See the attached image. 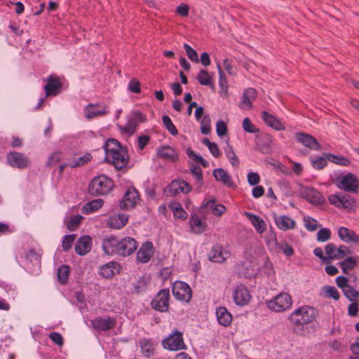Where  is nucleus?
<instances>
[{"label":"nucleus","instance_id":"nucleus-1","mask_svg":"<svg viewBox=\"0 0 359 359\" xmlns=\"http://www.w3.org/2000/svg\"><path fill=\"white\" fill-rule=\"evenodd\" d=\"M106 159L114 164L116 168L121 169L127 164L128 156L126 150L119 142L114 140H109L104 145Z\"/></svg>","mask_w":359,"mask_h":359},{"label":"nucleus","instance_id":"nucleus-2","mask_svg":"<svg viewBox=\"0 0 359 359\" xmlns=\"http://www.w3.org/2000/svg\"><path fill=\"white\" fill-rule=\"evenodd\" d=\"M316 311L311 306H304L295 309L290 316V323L297 327L295 332L302 334L303 332L302 327L313 321L316 318Z\"/></svg>","mask_w":359,"mask_h":359},{"label":"nucleus","instance_id":"nucleus-3","mask_svg":"<svg viewBox=\"0 0 359 359\" xmlns=\"http://www.w3.org/2000/svg\"><path fill=\"white\" fill-rule=\"evenodd\" d=\"M113 187L114 182L110 178L105 175H99L90 181L88 191L91 195H105L111 191Z\"/></svg>","mask_w":359,"mask_h":359},{"label":"nucleus","instance_id":"nucleus-4","mask_svg":"<svg viewBox=\"0 0 359 359\" xmlns=\"http://www.w3.org/2000/svg\"><path fill=\"white\" fill-rule=\"evenodd\" d=\"M266 306L274 312H283L289 309L292 304V299L287 292H280L273 299L267 300Z\"/></svg>","mask_w":359,"mask_h":359},{"label":"nucleus","instance_id":"nucleus-5","mask_svg":"<svg viewBox=\"0 0 359 359\" xmlns=\"http://www.w3.org/2000/svg\"><path fill=\"white\" fill-rule=\"evenodd\" d=\"M330 203L338 208H342L348 212L354 210L356 207L355 198L347 194L341 192L329 196Z\"/></svg>","mask_w":359,"mask_h":359},{"label":"nucleus","instance_id":"nucleus-6","mask_svg":"<svg viewBox=\"0 0 359 359\" xmlns=\"http://www.w3.org/2000/svg\"><path fill=\"white\" fill-rule=\"evenodd\" d=\"M358 185V180L353 173L344 175L337 180V187L347 192H356Z\"/></svg>","mask_w":359,"mask_h":359},{"label":"nucleus","instance_id":"nucleus-7","mask_svg":"<svg viewBox=\"0 0 359 359\" xmlns=\"http://www.w3.org/2000/svg\"><path fill=\"white\" fill-rule=\"evenodd\" d=\"M25 266L33 274L39 273L41 266V257L33 249L25 253Z\"/></svg>","mask_w":359,"mask_h":359},{"label":"nucleus","instance_id":"nucleus-8","mask_svg":"<svg viewBox=\"0 0 359 359\" xmlns=\"http://www.w3.org/2000/svg\"><path fill=\"white\" fill-rule=\"evenodd\" d=\"M163 347L170 351H179L185 348L182 334L176 330L163 341Z\"/></svg>","mask_w":359,"mask_h":359},{"label":"nucleus","instance_id":"nucleus-9","mask_svg":"<svg viewBox=\"0 0 359 359\" xmlns=\"http://www.w3.org/2000/svg\"><path fill=\"white\" fill-rule=\"evenodd\" d=\"M173 296L178 300L189 302L191 299V290L188 284L182 281H175L172 285Z\"/></svg>","mask_w":359,"mask_h":359},{"label":"nucleus","instance_id":"nucleus-10","mask_svg":"<svg viewBox=\"0 0 359 359\" xmlns=\"http://www.w3.org/2000/svg\"><path fill=\"white\" fill-rule=\"evenodd\" d=\"M169 290L163 289L160 290L151 301V307L160 312L168 311L169 307Z\"/></svg>","mask_w":359,"mask_h":359},{"label":"nucleus","instance_id":"nucleus-11","mask_svg":"<svg viewBox=\"0 0 359 359\" xmlns=\"http://www.w3.org/2000/svg\"><path fill=\"white\" fill-rule=\"evenodd\" d=\"M233 299L235 304L243 306L250 302L251 295L248 289L244 285H236L233 290Z\"/></svg>","mask_w":359,"mask_h":359},{"label":"nucleus","instance_id":"nucleus-12","mask_svg":"<svg viewBox=\"0 0 359 359\" xmlns=\"http://www.w3.org/2000/svg\"><path fill=\"white\" fill-rule=\"evenodd\" d=\"M6 160L11 167L20 169L26 168L29 163V158L23 154L18 151L7 154Z\"/></svg>","mask_w":359,"mask_h":359},{"label":"nucleus","instance_id":"nucleus-13","mask_svg":"<svg viewBox=\"0 0 359 359\" xmlns=\"http://www.w3.org/2000/svg\"><path fill=\"white\" fill-rule=\"evenodd\" d=\"M85 117L87 119H92L97 116H104L109 113L107 107L100 103L87 104L83 109Z\"/></svg>","mask_w":359,"mask_h":359},{"label":"nucleus","instance_id":"nucleus-14","mask_svg":"<svg viewBox=\"0 0 359 359\" xmlns=\"http://www.w3.org/2000/svg\"><path fill=\"white\" fill-rule=\"evenodd\" d=\"M191 191V185L183 180H173L165 190L168 194L171 196H176L180 193L187 194Z\"/></svg>","mask_w":359,"mask_h":359},{"label":"nucleus","instance_id":"nucleus-15","mask_svg":"<svg viewBox=\"0 0 359 359\" xmlns=\"http://www.w3.org/2000/svg\"><path fill=\"white\" fill-rule=\"evenodd\" d=\"M137 242L131 237H126L119 241L118 255L122 257L129 256L137 248Z\"/></svg>","mask_w":359,"mask_h":359},{"label":"nucleus","instance_id":"nucleus-16","mask_svg":"<svg viewBox=\"0 0 359 359\" xmlns=\"http://www.w3.org/2000/svg\"><path fill=\"white\" fill-rule=\"evenodd\" d=\"M138 200L139 194L137 191L133 187L129 188L125 193L122 201L120 202V208L121 210L133 208Z\"/></svg>","mask_w":359,"mask_h":359},{"label":"nucleus","instance_id":"nucleus-17","mask_svg":"<svg viewBox=\"0 0 359 359\" xmlns=\"http://www.w3.org/2000/svg\"><path fill=\"white\" fill-rule=\"evenodd\" d=\"M302 195L309 203L313 205H321L325 201L322 194L313 187H304L302 191Z\"/></svg>","mask_w":359,"mask_h":359},{"label":"nucleus","instance_id":"nucleus-18","mask_svg":"<svg viewBox=\"0 0 359 359\" xmlns=\"http://www.w3.org/2000/svg\"><path fill=\"white\" fill-rule=\"evenodd\" d=\"M116 321L113 318H96L90 321L91 326L98 331H107L114 327Z\"/></svg>","mask_w":359,"mask_h":359},{"label":"nucleus","instance_id":"nucleus-19","mask_svg":"<svg viewBox=\"0 0 359 359\" xmlns=\"http://www.w3.org/2000/svg\"><path fill=\"white\" fill-rule=\"evenodd\" d=\"M295 138L298 142L302 144L310 149L318 151L321 149V146L316 139L307 133H297L295 134Z\"/></svg>","mask_w":359,"mask_h":359},{"label":"nucleus","instance_id":"nucleus-20","mask_svg":"<svg viewBox=\"0 0 359 359\" xmlns=\"http://www.w3.org/2000/svg\"><path fill=\"white\" fill-rule=\"evenodd\" d=\"M154 254V247L151 242H144L137 252V260L141 263L148 262Z\"/></svg>","mask_w":359,"mask_h":359},{"label":"nucleus","instance_id":"nucleus-21","mask_svg":"<svg viewBox=\"0 0 359 359\" xmlns=\"http://www.w3.org/2000/svg\"><path fill=\"white\" fill-rule=\"evenodd\" d=\"M92 248V238L88 236L81 237L75 244L74 250L77 255L83 256L88 253Z\"/></svg>","mask_w":359,"mask_h":359},{"label":"nucleus","instance_id":"nucleus-22","mask_svg":"<svg viewBox=\"0 0 359 359\" xmlns=\"http://www.w3.org/2000/svg\"><path fill=\"white\" fill-rule=\"evenodd\" d=\"M121 270L119 264L115 262H110L99 268V274L105 278H110L114 275L118 273Z\"/></svg>","mask_w":359,"mask_h":359},{"label":"nucleus","instance_id":"nucleus-23","mask_svg":"<svg viewBox=\"0 0 359 359\" xmlns=\"http://www.w3.org/2000/svg\"><path fill=\"white\" fill-rule=\"evenodd\" d=\"M119 241L120 240L113 236L104 239L102 246L105 254L109 255H118Z\"/></svg>","mask_w":359,"mask_h":359},{"label":"nucleus","instance_id":"nucleus-24","mask_svg":"<svg viewBox=\"0 0 359 359\" xmlns=\"http://www.w3.org/2000/svg\"><path fill=\"white\" fill-rule=\"evenodd\" d=\"M273 218L276 226L282 231L292 229L295 227V221L287 215H274Z\"/></svg>","mask_w":359,"mask_h":359},{"label":"nucleus","instance_id":"nucleus-25","mask_svg":"<svg viewBox=\"0 0 359 359\" xmlns=\"http://www.w3.org/2000/svg\"><path fill=\"white\" fill-rule=\"evenodd\" d=\"M61 83L57 78L54 76H50L47 79V84L44 86L46 96H55L59 93L61 88Z\"/></svg>","mask_w":359,"mask_h":359},{"label":"nucleus","instance_id":"nucleus-26","mask_svg":"<svg viewBox=\"0 0 359 359\" xmlns=\"http://www.w3.org/2000/svg\"><path fill=\"white\" fill-rule=\"evenodd\" d=\"M229 256V252L228 251L224 250L220 245H216L212 248L209 258L210 260L213 262L222 263L225 261Z\"/></svg>","mask_w":359,"mask_h":359},{"label":"nucleus","instance_id":"nucleus-27","mask_svg":"<svg viewBox=\"0 0 359 359\" xmlns=\"http://www.w3.org/2000/svg\"><path fill=\"white\" fill-rule=\"evenodd\" d=\"M262 118L268 126L276 130H285L283 123L275 116L270 114L266 111H263L262 114Z\"/></svg>","mask_w":359,"mask_h":359},{"label":"nucleus","instance_id":"nucleus-28","mask_svg":"<svg viewBox=\"0 0 359 359\" xmlns=\"http://www.w3.org/2000/svg\"><path fill=\"white\" fill-rule=\"evenodd\" d=\"M256 95L257 93L254 88L246 89L238 104L239 107L242 109H249L252 107V102L255 99Z\"/></svg>","mask_w":359,"mask_h":359},{"label":"nucleus","instance_id":"nucleus-29","mask_svg":"<svg viewBox=\"0 0 359 359\" xmlns=\"http://www.w3.org/2000/svg\"><path fill=\"white\" fill-rule=\"evenodd\" d=\"M212 175L217 181L222 182L228 187H233L234 186L231 176L223 168L215 169L212 172Z\"/></svg>","mask_w":359,"mask_h":359},{"label":"nucleus","instance_id":"nucleus-30","mask_svg":"<svg viewBox=\"0 0 359 359\" xmlns=\"http://www.w3.org/2000/svg\"><path fill=\"white\" fill-rule=\"evenodd\" d=\"M245 215L251 222L257 233H262L266 230V224L259 216L253 215L248 212H245Z\"/></svg>","mask_w":359,"mask_h":359},{"label":"nucleus","instance_id":"nucleus-31","mask_svg":"<svg viewBox=\"0 0 359 359\" xmlns=\"http://www.w3.org/2000/svg\"><path fill=\"white\" fill-rule=\"evenodd\" d=\"M128 216L125 214H117L111 216L108 220V225L113 229H121L128 222Z\"/></svg>","mask_w":359,"mask_h":359},{"label":"nucleus","instance_id":"nucleus-32","mask_svg":"<svg viewBox=\"0 0 359 359\" xmlns=\"http://www.w3.org/2000/svg\"><path fill=\"white\" fill-rule=\"evenodd\" d=\"M189 225L192 232L200 234L205 231L206 223L197 215H192L189 219Z\"/></svg>","mask_w":359,"mask_h":359},{"label":"nucleus","instance_id":"nucleus-33","mask_svg":"<svg viewBox=\"0 0 359 359\" xmlns=\"http://www.w3.org/2000/svg\"><path fill=\"white\" fill-rule=\"evenodd\" d=\"M338 234L339 238L346 243H358L359 241V236L353 231L346 227L339 228Z\"/></svg>","mask_w":359,"mask_h":359},{"label":"nucleus","instance_id":"nucleus-34","mask_svg":"<svg viewBox=\"0 0 359 359\" xmlns=\"http://www.w3.org/2000/svg\"><path fill=\"white\" fill-rule=\"evenodd\" d=\"M272 143V137L269 135H264L261 138H257L255 142L257 149L263 154L270 151V146Z\"/></svg>","mask_w":359,"mask_h":359},{"label":"nucleus","instance_id":"nucleus-35","mask_svg":"<svg viewBox=\"0 0 359 359\" xmlns=\"http://www.w3.org/2000/svg\"><path fill=\"white\" fill-rule=\"evenodd\" d=\"M216 316L219 323L223 326H228L232 320L231 313L224 307H219L216 310Z\"/></svg>","mask_w":359,"mask_h":359},{"label":"nucleus","instance_id":"nucleus-36","mask_svg":"<svg viewBox=\"0 0 359 359\" xmlns=\"http://www.w3.org/2000/svg\"><path fill=\"white\" fill-rule=\"evenodd\" d=\"M339 265L345 274H349L350 271L357 265V259L353 257H348L344 261L340 262Z\"/></svg>","mask_w":359,"mask_h":359},{"label":"nucleus","instance_id":"nucleus-37","mask_svg":"<svg viewBox=\"0 0 359 359\" xmlns=\"http://www.w3.org/2000/svg\"><path fill=\"white\" fill-rule=\"evenodd\" d=\"M324 156L329 161L339 165L348 166L351 164V161H349V159L341 155H335L330 153H325Z\"/></svg>","mask_w":359,"mask_h":359},{"label":"nucleus","instance_id":"nucleus-38","mask_svg":"<svg viewBox=\"0 0 359 359\" xmlns=\"http://www.w3.org/2000/svg\"><path fill=\"white\" fill-rule=\"evenodd\" d=\"M158 155L161 158H163L170 161H175L177 158V153L170 147L163 146L158 149Z\"/></svg>","mask_w":359,"mask_h":359},{"label":"nucleus","instance_id":"nucleus-39","mask_svg":"<svg viewBox=\"0 0 359 359\" xmlns=\"http://www.w3.org/2000/svg\"><path fill=\"white\" fill-rule=\"evenodd\" d=\"M103 203V200L100 198L90 201L83 206L82 212L84 214L92 213L100 208L102 206Z\"/></svg>","mask_w":359,"mask_h":359},{"label":"nucleus","instance_id":"nucleus-40","mask_svg":"<svg viewBox=\"0 0 359 359\" xmlns=\"http://www.w3.org/2000/svg\"><path fill=\"white\" fill-rule=\"evenodd\" d=\"M196 79L203 86L213 87V82L212 76L209 74L208 72L205 69H201L198 72Z\"/></svg>","mask_w":359,"mask_h":359},{"label":"nucleus","instance_id":"nucleus-41","mask_svg":"<svg viewBox=\"0 0 359 359\" xmlns=\"http://www.w3.org/2000/svg\"><path fill=\"white\" fill-rule=\"evenodd\" d=\"M142 354L146 357H150L154 353V346L149 339H142L140 341Z\"/></svg>","mask_w":359,"mask_h":359},{"label":"nucleus","instance_id":"nucleus-42","mask_svg":"<svg viewBox=\"0 0 359 359\" xmlns=\"http://www.w3.org/2000/svg\"><path fill=\"white\" fill-rule=\"evenodd\" d=\"M169 208L172 210L174 216L179 219H187L188 214L183 210L181 205L178 203H171Z\"/></svg>","mask_w":359,"mask_h":359},{"label":"nucleus","instance_id":"nucleus-43","mask_svg":"<svg viewBox=\"0 0 359 359\" xmlns=\"http://www.w3.org/2000/svg\"><path fill=\"white\" fill-rule=\"evenodd\" d=\"M322 292L323 295L326 297L332 298L334 300L339 299V293L334 286L325 285L323 287Z\"/></svg>","mask_w":359,"mask_h":359},{"label":"nucleus","instance_id":"nucleus-44","mask_svg":"<svg viewBox=\"0 0 359 359\" xmlns=\"http://www.w3.org/2000/svg\"><path fill=\"white\" fill-rule=\"evenodd\" d=\"M225 154L226 158L230 161L231 164L233 166H238L239 165V160L233 151V147L231 146H226L224 149Z\"/></svg>","mask_w":359,"mask_h":359},{"label":"nucleus","instance_id":"nucleus-45","mask_svg":"<svg viewBox=\"0 0 359 359\" xmlns=\"http://www.w3.org/2000/svg\"><path fill=\"white\" fill-rule=\"evenodd\" d=\"M137 124L129 117L127 118V123L125 126H118L119 129L128 135H132L136 130Z\"/></svg>","mask_w":359,"mask_h":359},{"label":"nucleus","instance_id":"nucleus-46","mask_svg":"<svg viewBox=\"0 0 359 359\" xmlns=\"http://www.w3.org/2000/svg\"><path fill=\"white\" fill-rule=\"evenodd\" d=\"M326 258L328 259V263L332 260L337 259V247L333 243H329L325 247Z\"/></svg>","mask_w":359,"mask_h":359},{"label":"nucleus","instance_id":"nucleus-47","mask_svg":"<svg viewBox=\"0 0 359 359\" xmlns=\"http://www.w3.org/2000/svg\"><path fill=\"white\" fill-rule=\"evenodd\" d=\"M187 155L196 163H200L204 168L208 166V162L205 160L201 156L194 153V151L189 148L187 149Z\"/></svg>","mask_w":359,"mask_h":359},{"label":"nucleus","instance_id":"nucleus-48","mask_svg":"<svg viewBox=\"0 0 359 359\" xmlns=\"http://www.w3.org/2000/svg\"><path fill=\"white\" fill-rule=\"evenodd\" d=\"M217 67L218 72H219V87L221 88V90L223 93H226V92H227V81H226V79L225 74L223 72V71L222 69V67H221L219 63H218L217 65Z\"/></svg>","mask_w":359,"mask_h":359},{"label":"nucleus","instance_id":"nucleus-49","mask_svg":"<svg viewBox=\"0 0 359 359\" xmlns=\"http://www.w3.org/2000/svg\"><path fill=\"white\" fill-rule=\"evenodd\" d=\"M69 267L67 265H62L57 269V278L61 283H65L69 276Z\"/></svg>","mask_w":359,"mask_h":359},{"label":"nucleus","instance_id":"nucleus-50","mask_svg":"<svg viewBox=\"0 0 359 359\" xmlns=\"http://www.w3.org/2000/svg\"><path fill=\"white\" fill-rule=\"evenodd\" d=\"M210 117L205 115L201 120V131L203 135H208L210 133Z\"/></svg>","mask_w":359,"mask_h":359},{"label":"nucleus","instance_id":"nucleus-51","mask_svg":"<svg viewBox=\"0 0 359 359\" xmlns=\"http://www.w3.org/2000/svg\"><path fill=\"white\" fill-rule=\"evenodd\" d=\"M191 173L195 177L196 182L201 186L203 183L202 170L198 165H193L190 168Z\"/></svg>","mask_w":359,"mask_h":359},{"label":"nucleus","instance_id":"nucleus-52","mask_svg":"<svg viewBox=\"0 0 359 359\" xmlns=\"http://www.w3.org/2000/svg\"><path fill=\"white\" fill-rule=\"evenodd\" d=\"M76 237V234L65 235L63 237L62 247L64 251L67 252L72 248Z\"/></svg>","mask_w":359,"mask_h":359},{"label":"nucleus","instance_id":"nucleus-53","mask_svg":"<svg viewBox=\"0 0 359 359\" xmlns=\"http://www.w3.org/2000/svg\"><path fill=\"white\" fill-rule=\"evenodd\" d=\"M163 123L165 126L166 129L172 135H177L178 133L177 129L172 123L170 118L168 116H163L162 118Z\"/></svg>","mask_w":359,"mask_h":359},{"label":"nucleus","instance_id":"nucleus-54","mask_svg":"<svg viewBox=\"0 0 359 359\" xmlns=\"http://www.w3.org/2000/svg\"><path fill=\"white\" fill-rule=\"evenodd\" d=\"M344 290V294L351 302L359 300V291L355 290L351 285Z\"/></svg>","mask_w":359,"mask_h":359},{"label":"nucleus","instance_id":"nucleus-55","mask_svg":"<svg viewBox=\"0 0 359 359\" xmlns=\"http://www.w3.org/2000/svg\"><path fill=\"white\" fill-rule=\"evenodd\" d=\"M184 48L188 57L193 62L196 63L199 62V59L197 52L193 49L189 44L184 43Z\"/></svg>","mask_w":359,"mask_h":359},{"label":"nucleus","instance_id":"nucleus-56","mask_svg":"<svg viewBox=\"0 0 359 359\" xmlns=\"http://www.w3.org/2000/svg\"><path fill=\"white\" fill-rule=\"evenodd\" d=\"M81 219L82 217L79 215L72 216L67 222V228L70 231H74L81 222Z\"/></svg>","mask_w":359,"mask_h":359},{"label":"nucleus","instance_id":"nucleus-57","mask_svg":"<svg viewBox=\"0 0 359 359\" xmlns=\"http://www.w3.org/2000/svg\"><path fill=\"white\" fill-rule=\"evenodd\" d=\"M331 237V231L327 228L320 229L317 233V241L318 242H325Z\"/></svg>","mask_w":359,"mask_h":359},{"label":"nucleus","instance_id":"nucleus-58","mask_svg":"<svg viewBox=\"0 0 359 359\" xmlns=\"http://www.w3.org/2000/svg\"><path fill=\"white\" fill-rule=\"evenodd\" d=\"M304 222L306 229L309 231H313L317 229L318 228V222L316 219L311 217H304Z\"/></svg>","mask_w":359,"mask_h":359},{"label":"nucleus","instance_id":"nucleus-59","mask_svg":"<svg viewBox=\"0 0 359 359\" xmlns=\"http://www.w3.org/2000/svg\"><path fill=\"white\" fill-rule=\"evenodd\" d=\"M243 128L245 132L249 133H256L259 132V129L256 128L254 124H252L248 118H244L243 121Z\"/></svg>","mask_w":359,"mask_h":359},{"label":"nucleus","instance_id":"nucleus-60","mask_svg":"<svg viewBox=\"0 0 359 359\" xmlns=\"http://www.w3.org/2000/svg\"><path fill=\"white\" fill-rule=\"evenodd\" d=\"M147 286V280L145 278H140L135 284L134 288L135 291L137 293L143 292L145 290Z\"/></svg>","mask_w":359,"mask_h":359},{"label":"nucleus","instance_id":"nucleus-61","mask_svg":"<svg viewBox=\"0 0 359 359\" xmlns=\"http://www.w3.org/2000/svg\"><path fill=\"white\" fill-rule=\"evenodd\" d=\"M327 161H328L324 156L323 157H318V158L311 161L312 165L314 168L320 170L323 169L327 165Z\"/></svg>","mask_w":359,"mask_h":359},{"label":"nucleus","instance_id":"nucleus-62","mask_svg":"<svg viewBox=\"0 0 359 359\" xmlns=\"http://www.w3.org/2000/svg\"><path fill=\"white\" fill-rule=\"evenodd\" d=\"M216 132L219 137H222L226 134L227 126L223 121H219L216 124Z\"/></svg>","mask_w":359,"mask_h":359},{"label":"nucleus","instance_id":"nucleus-63","mask_svg":"<svg viewBox=\"0 0 359 359\" xmlns=\"http://www.w3.org/2000/svg\"><path fill=\"white\" fill-rule=\"evenodd\" d=\"M279 248L286 257H290L294 254L292 248L285 242L280 243Z\"/></svg>","mask_w":359,"mask_h":359},{"label":"nucleus","instance_id":"nucleus-64","mask_svg":"<svg viewBox=\"0 0 359 359\" xmlns=\"http://www.w3.org/2000/svg\"><path fill=\"white\" fill-rule=\"evenodd\" d=\"M128 89L130 91L139 93L140 92V83L135 79H132L128 83Z\"/></svg>","mask_w":359,"mask_h":359}]
</instances>
